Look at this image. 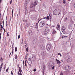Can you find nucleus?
Instances as JSON below:
<instances>
[{
  "mask_svg": "<svg viewBox=\"0 0 75 75\" xmlns=\"http://www.w3.org/2000/svg\"><path fill=\"white\" fill-rule=\"evenodd\" d=\"M62 38H64V36H62Z\"/></svg>",
  "mask_w": 75,
  "mask_h": 75,
  "instance_id": "nucleus-61",
  "label": "nucleus"
},
{
  "mask_svg": "<svg viewBox=\"0 0 75 75\" xmlns=\"http://www.w3.org/2000/svg\"><path fill=\"white\" fill-rule=\"evenodd\" d=\"M43 69H45V66H44V65L43 66Z\"/></svg>",
  "mask_w": 75,
  "mask_h": 75,
  "instance_id": "nucleus-52",
  "label": "nucleus"
},
{
  "mask_svg": "<svg viewBox=\"0 0 75 75\" xmlns=\"http://www.w3.org/2000/svg\"><path fill=\"white\" fill-rule=\"evenodd\" d=\"M2 67H3V66H0V68H2Z\"/></svg>",
  "mask_w": 75,
  "mask_h": 75,
  "instance_id": "nucleus-53",
  "label": "nucleus"
},
{
  "mask_svg": "<svg viewBox=\"0 0 75 75\" xmlns=\"http://www.w3.org/2000/svg\"><path fill=\"white\" fill-rule=\"evenodd\" d=\"M20 74V73H19V71H18V75H19Z\"/></svg>",
  "mask_w": 75,
  "mask_h": 75,
  "instance_id": "nucleus-50",
  "label": "nucleus"
},
{
  "mask_svg": "<svg viewBox=\"0 0 75 75\" xmlns=\"http://www.w3.org/2000/svg\"><path fill=\"white\" fill-rule=\"evenodd\" d=\"M48 28L47 27H46L43 32L44 35H46L48 33Z\"/></svg>",
  "mask_w": 75,
  "mask_h": 75,
  "instance_id": "nucleus-5",
  "label": "nucleus"
},
{
  "mask_svg": "<svg viewBox=\"0 0 75 75\" xmlns=\"http://www.w3.org/2000/svg\"><path fill=\"white\" fill-rule=\"evenodd\" d=\"M56 61L57 64H60L61 63L60 61H59L58 60H57V59H56Z\"/></svg>",
  "mask_w": 75,
  "mask_h": 75,
  "instance_id": "nucleus-14",
  "label": "nucleus"
},
{
  "mask_svg": "<svg viewBox=\"0 0 75 75\" xmlns=\"http://www.w3.org/2000/svg\"><path fill=\"white\" fill-rule=\"evenodd\" d=\"M59 28H58V27H56L57 29L58 30H59Z\"/></svg>",
  "mask_w": 75,
  "mask_h": 75,
  "instance_id": "nucleus-31",
  "label": "nucleus"
},
{
  "mask_svg": "<svg viewBox=\"0 0 75 75\" xmlns=\"http://www.w3.org/2000/svg\"><path fill=\"white\" fill-rule=\"evenodd\" d=\"M8 69H6V72H8Z\"/></svg>",
  "mask_w": 75,
  "mask_h": 75,
  "instance_id": "nucleus-37",
  "label": "nucleus"
},
{
  "mask_svg": "<svg viewBox=\"0 0 75 75\" xmlns=\"http://www.w3.org/2000/svg\"><path fill=\"white\" fill-rule=\"evenodd\" d=\"M25 58L27 60V56H25Z\"/></svg>",
  "mask_w": 75,
  "mask_h": 75,
  "instance_id": "nucleus-43",
  "label": "nucleus"
},
{
  "mask_svg": "<svg viewBox=\"0 0 75 75\" xmlns=\"http://www.w3.org/2000/svg\"><path fill=\"white\" fill-rule=\"evenodd\" d=\"M11 52L10 53V54H9V56H10V55H11Z\"/></svg>",
  "mask_w": 75,
  "mask_h": 75,
  "instance_id": "nucleus-59",
  "label": "nucleus"
},
{
  "mask_svg": "<svg viewBox=\"0 0 75 75\" xmlns=\"http://www.w3.org/2000/svg\"><path fill=\"white\" fill-rule=\"evenodd\" d=\"M62 30H63V31H65V30L64 28V26H62Z\"/></svg>",
  "mask_w": 75,
  "mask_h": 75,
  "instance_id": "nucleus-18",
  "label": "nucleus"
},
{
  "mask_svg": "<svg viewBox=\"0 0 75 75\" xmlns=\"http://www.w3.org/2000/svg\"><path fill=\"white\" fill-rule=\"evenodd\" d=\"M15 52H16L17 51V48L16 47H15Z\"/></svg>",
  "mask_w": 75,
  "mask_h": 75,
  "instance_id": "nucleus-22",
  "label": "nucleus"
},
{
  "mask_svg": "<svg viewBox=\"0 0 75 75\" xmlns=\"http://www.w3.org/2000/svg\"><path fill=\"white\" fill-rule=\"evenodd\" d=\"M15 59H17V54H15Z\"/></svg>",
  "mask_w": 75,
  "mask_h": 75,
  "instance_id": "nucleus-19",
  "label": "nucleus"
},
{
  "mask_svg": "<svg viewBox=\"0 0 75 75\" xmlns=\"http://www.w3.org/2000/svg\"><path fill=\"white\" fill-rule=\"evenodd\" d=\"M46 19H47V20H50V19H49V16H47L46 18Z\"/></svg>",
  "mask_w": 75,
  "mask_h": 75,
  "instance_id": "nucleus-20",
  "label": "nucleus"
},
{
  "mask_svg": "<svg viewBox=\"0 0 75 75\" xmlns=\"http://www.w3.org/2000/svg\"><path fill=\"white\" fill-rule=\"evenodd\" d=\"M25 67H27V64H25Z\"/></svg>",
  "mask_w": 75,
  "mask_h": 75,
  "instance_id": "nucleus-60",
  "label": "nucleus"
},
{
  "mask_svg": "<svg viewBox=\"0 0 75 75\" xmlns=\"http://www.w3.org/2000/svg\"><path fill=\"white\" fill-rule=\"evenodd\" d=\"M33 71H34V72H35L36 71V69H33Z\"/></svg>",
  "mask_w": 75,
  "mask_h": 75,
  "instance_id": "nucleus-32",
  "label": "nucleus"
},
{
  "mask_svg": "<svg viewBox=\"0 0 75 75\" xmlns=\"http://www.w3.org/2000/svg\"><path fill=\"white\" fill-rule=\"evenodd\" d=\"M67 18H66L64 19V21H67Z\"/></svg>",
  "mask_w": 75,
  "mask_h": 75,
  "instance_id": "nucleus-24",
  "label": "nucleus"
},
{
  "mask_svg": "<svg viewBox=\"0 0 75 75\" xmlns=\"http://www.w3.org/2000/svg\"><path fill=\"white\" fill-rule=\"evenodd\" d=\"M3 28L4 30V31H6V30H5V29H4V28Z\"/></svg>",
  "mask_w": 75,
  "mask_h": 75,
  "instance_id": "nucleus-30",
  "label": "nucleus"
},
{
  "mask_svg": "<svg viewBox=\"0 0 75 75\" xmlns=\"http://www.w3.org/2000/svg\"><path fill=\"white\" fill-rule=\"evenodd\" d=\"M0 60L1 61V62H2V61H3V59L2 58V57H1V58Z\"/></svg>",
  "mask_w": 75,
  "mask_h": 75,
  "instance_id": "nucleus-26",
  "label": "nucleus"
},
{
  "mask_svg": "<svg viewBox=\"0 0 75 75\" xmlns=\"http://www.w3.org/2000/svg\"><path fill=\"white\" fill-rule=\"evenodd\" d=\"M28 64H31L32 63V62H31V59L30 58L28 59Z\"/></svg>",
  "mask_w": 75,
  "mask_h": 75,
  "instance_id": "nucleus-8",
  "label": "nucleus"
},
{
  "mask_svg": "<svg viewBox=\"0 0 75 75\" xmlns=\"http://www.w3.org/2000/svg\"><path fill=\"white\" fill-rule=\"evenodd\" d=\"M0 30H3V28H1V29H0Z\"/></svg>",
  "mask_w": 75,
  "mask_h": 75,
  "instance_id": "nucleus-63",
  "label": "nucleus"
},
{
  "mask_svg": "<svg viewBox=\"0 0 75 75\" xmlns=\"http://www.w3.org/2000/svg\"><path fill=\"white\" fill-rule=\"evenodd\" d=\"M62 31V32H63V33H64V34H65V31H64H64Z\"/></svg>",
  "mask_w": 75,
  "mask_h": 75,
  "instance_id": "nucleus-41",
  "label": "nucleus"
},
{
  "mask_svg": "<svg viewBox=\"0 0 75 75\" xmlns=\"http://www.w3.org/2000/svg\"><path fill=\"white\" fill-rule=\"evenodd\" d=\"M36 59V56L34 54H32V60L33 61H35V59Z\"/></svg>",
  "mask_w": 75,
  "mask_h": 75,
  "instance_id": "nucleus-6",
  "label": "nucleus"
},
{
  "mask_svg": "<svg viewBox=\"0 0 75 75\" xmlns=\"http://www.w3.org/2000/svg\"><path fill=\"white\" fill-rule=\"evenodd\" d=\"M42 19H41L39 20L38 21V23H36V25L37 27H38V23H39V22H40V21H41V20H42Z\"/></svg>",
  "mask_w": 75,
  "mask_h": 75,
  "instance_id": "nucleus-12",
  "label": "nucleus"
},
{
  "mask_svg": "<svg viewBox=\"0 0 75 75\" xmlns=\"http://www.w3.org/2000/svg\"><path fill=\"white\" fill-rule=\"evenodd\" d=\"M37 42V41L36 40H33V43L34 44H35Z\"/></svg>",
  "mask_w": 75,
  "mask_h": 75,
  "instance_id": "nucleus-17",
  "label": "nucleus"
},
{
  "mask_svg": "<svg viewBox=\"0 0 75 75\" xmlns=\"http://www.w3.org/2000/svg\"><path fill=\"white\" fill-rule=\"evenodd\" d=\"M11 75H13V71H11Z\"/></svg>",
  "mask_w": 75,
  "mask_h": 75,
  "instance_id": "nucleus-45",
  "label": "nucleus"
},
{
  "mask_svg": "<svg viewBox=\"0 0 75 75\" xmlns=\"http://www.w3.org/2000/svg\"><path fill=\"white\" fill-rule=\"evenodd\" d=\"M20 75H22V74H21V73L20 74H19Z\"/></svg>",
  "mask_w": 75,
  "mask_h": 75,
  "instance_id": "nucleus-54",
  "label": "nucleus"
},
{
  "mask_svg": "<svg viewBox=\"0 0 75 75\" xmlns=\"http://www.w3.org/2000/svg\"><path fill=\"white\" fill-rule=\"evenodd\" d=\"M37 4V1H35L34 2V4H33L32 5V7H34V6H35Z\"/></svg>",
  "mask_w": 75,
  "mask_h": 75,
  "instance_id": "nucleus-9",
  "label": "nucleus"
},
{
  "mask_svg": "<svg viewBox=\"0 0 75 75\" xmlns=\"http://www.w3.org/2000/svg\"><path fill=\"white\" fill-rule=\"evenodd\" d=\"M64 69L66 71H69L71 69V67L68 66H67L64 67Z\"/></svg>",
  "mask_w": 75,
  "mask_h": 75,
  "instance_id": "nucleus-4",
  "label": "nucleus"
},
{
  "mask_svg": "<svg viewBox=\"0 0 75 75\" xmlns=\"http://www.w3.org/2000/svg\"><path fill=\"white\" fill-rule=\"evenodd\" d=\"M32 11H33L36 12V11L35 10V9H34V10H32Z\"/></svg>",
  "mask_w": 75,
  "mask_h": 75,
  "instance_id": "nucleus-47",
  "label": "nucleus"
},
{
  "mask_svg": "<svg viewBox=\"0 0 75 75\" xmlns=\"http://www.w3.org/2000/svg\"><path fill=\"white\" fill-rule=\"evenodd\" d=\"M1 28H3V25H1Z\"/></svg>",
  "mask_w": 75,
  "mask_h": 75,
  "instance_id": "nucleus-39",
  "label": "nucleus"
},
{
  "mask_svg": "<svg viewBox=\"0 0 75 75\" xmlns=\"http://www.w3.org/2000/svg\"><path fill=\"white\" fill-rule=\"evenodd\" d=\"M45 21H42L40 23V27H43L45 25Z\"/></svg>",
  "mask_w": 75,
  "mask_h": 75,
  "instance_id": "nucleus-3",
  "label": "nucleus"
},
{
  "mask_svg": "<svg viewBox=\"0 0 75 75\" xmlns=\"http://www.w3.org/2000/svg\"><path fill=\"white\" fill-rule=\"evenodd\" d=\"M20 38V35H19L18 37V39H19V38Z\"/></svg>",
  "mask_w": 75,
  "mask_h": 75,
  "instance_id": "nucleus-29",
  "label": "nucleus"
},
{
  "mask_svg": "<svg viewBox=\"0 0 75 75\" xmlns=\"http://www.w3.org/2000/svg\"><path fill=\"white\" fill-rule=\"evenodd\" d=\"M40 48L41 50H44L45 48V45L43 44L40 45Z\"/></svg>",
  "mask_w": 75,
  "mask_h": 75,
  "instance_id": "nucleus-7",
  "label": "nucleus"
},
{
  "mask_svg": "<svg viewBox=\"0 0 75 75\" xmlns=\"http://www.w3.org/2000/svg\"><path fill=\"white\" fill-rule=\"evenodd\" d=\"M4 67H6V64H5L4 66Z\"/></svg>",
  "mask_w": 75,
  "mask_h": 75,
  "instance_id": "nucleus-64",
  "label": "nucleus"
},
{
  "mask_svg": "<svg viewBox=\"0 0 75 75\" xmlns=\"http://www.w3.org/2000/svg\"><path fill=\"white\" fill-rule=\"evenodd\" d=\"M14 10L13 9L12 10V14H13V11Z\"/></svg>",
  "mask_w": 75,
  "mask_h": 75,
  "instance_id": "nucleus-36",
  "label": "nucleus"
},
{
  "mask_svg": "<svg viewBox=\"0 0 75 75\" xmlns=\"http://www.w3.org/2000/svg\"><path fill=\"white\" fill-rule=\"evenodd\" d=\"M57 26H58L57 27H58V28H59L60 27V25H59V23H58L57 24Z\"/></svg>",
  "mask_w": 75,
  "mask_h": 75,
  "instance_id": "nucleus-21",
  "label": "nucleus"
},
{
  "mask_svg": "<svg viewBox=\"0 0 75 75\" xmlns=\"http://www.w3.org/2000/svg\"><path fill=\"white\" fill-rule=\"evenodd\" d=\"M43 75H44V71H43Z\"/></svg>",
  "mask_w": 75,
  "mask_h": 75,
  "instance_id": "nucleus-51",
  "label": "nucleus"
},
{
  "mask_svg": "<svg viewBox=\"0 0 75 75\" xmlns=\"http://www.w3.org/2000/svg\"><path fill=\"white\" fill-rule=\"evenodd\" d=\"M25 64H26V61H25Z\"/></svg>",
  "mask_w": 75,
  "mask_h": 75,
  "instance_id": "nucleus-57",
  "label": "nucleus"
},
{
  "mask_svg": "<svg viewBox=\"0 0 75 75\" xmlns=\"http://www.w3.org/2000/svg\"><path fill=\"white\" fill-rule=\"evenodd\" d=\"M29 65V66H30H30H31V64H28Z\"/></svg>",
  "mask_w": 75,
  "mask_h": 75,
  "instance_id": "nucleus-40",
  "label": "nucleus"
},
{
  "mask_svg": "<svg viewBox=\"0 0 75 75\" xmlns=\"http://www.w3.org/2000/svg\"><path fill=\"white\" fill-rule=\"evenodd\" d=\"M19 71L20 73H21L22 72V70H21V68L19 67Z\"/></svg>",
  "mask_w": 75,
  "mask_h": 75,
  "instance_id": "nucleus-11",
  "label": "nucleus"
},
{
  "mask_svg": "<svg viewBox=\"0 0 75 75\" xmlns=\"http://www.w3.org/2000/svg\"><path fill=\"white\" fill-rule=\"evenodd\" d=\"M54 33V31L52 33V34H55V33Z\"/></svg>",
  "mask_w": 75,
  "mask_h": 75,
  "instance_id": "nucleus-44",
  "label": "nucleus"
},
{
  "mask_svg": "<svg viewBox=\"0 0 75 75\" xmlns=\"http://www.w3.org/2000/svg\"><path fill=\"white\" fill-rule=\"evenodd\" d=\"M55 67L54 66H53L52 67V69H54V67Z\"/></svg>",
  "mask_w": 75,
  "mask_h": 75,
  "instance_id": "nucleus-33",
  "label": "nucleus"
},
{
  "mask_svg": "<svg viewBox=\"0 0 75 75\" xmlns=\"http://www.w3.org/2000/svg\"><path fill=\"white\" fill-rule=\"evenodd\" d=\"M52 47V45L50 43H49L47 46V51H50V50L51 49V47Z\"/></svg>",
  "mask_w": 75,
  "mask_h": 75,
  "instance_id": "nucleus-2",
  "label": "nucleus"
},
{
  "mask_svg": "<svg viewBox=\"0 0 75 75\" xmlns=\"http://www.w3.org/2000/svg\"><path fill=\"white\" fill-rule=\"evenodd\" d=\"M18 13L19 14H20V10L18 11Z\"/></svg>",
  "mask_w": 75,
  "mask_h": 75,
  "instance_id": "nucleus-34",
  "label": "nucleus"
},
{
  "mask_svg": "<svg viewBox=\"0 0 75 75\" xmlns=\"http://www.w3.org/2000/svg\"><path fill=\"white\" fill-rule=\"evenodd\" d=\"M27 1H25V7H27Z\"/></svg>",
  "mask_w": 75,
  "mask_h": 75,
  "instance_id": "nucleus-13",
  "label": "nucleus"
},
{
  "mask_svg": "<svg viewBox=\"0 0 75 75\" xmlns=\"http://www.w3.org/2000/svg\"><path fill=\"white\" fill-rule=\"evenodd\" d=\"M27 40H25V47H26V46H27Z\"/></svg>",
  "mask_w": 75,
  "mask_h": 75,
  "instance_id": "nucleus-16",
  "label": "nucleus"
},
{
  "mask_svg": "<svg viewBox=\"0 0 75 75\" xmlns=\"http://www.w3.org/2000/svg\"><path fill=\"white\" fill-rule=\"evenodd\" d=\"M63 73H61L60 75H63Z\"/></svg>",
  "mask_w": 75,
  "mask_h": 75,
  "instance_id": "nucleus-38",
  "label": "nucleus"
},
{
  "mask_svg": "<svg viewBox=\"0 0 75 75\" xmlns=\"http://www.w3.org/2000/svg\"><path fill=\"white\" fill-rule=\"evenodd\" d=\"M70 28H71V25H69V27H68L69 29Z\"/></svg>",
  "mask_w": 75,
  "mask_h": 75,
  "instance_id": "nucleus-27",
  "label": "nucleus"
},
{
  "mask_svg": "<svg viewBox=\"0 0 75 75\" xmlns=\"http://www.w3.org/2000/svg\"><path fill=\"white\" fill-rule=\"evenodd\" d=\"M49 16H50V17H51V14L50 13V14H49Z\"/></svg>",
  "mask_w": 75,
  "mask_h": 75,
  "instance_id": "nucleus-42",
  "label": "nucleus"
},
{
  "mask_svg": "<svg viewBox=\"0 0 75 75\" xmlns=\"http://www.w3.org/2000/svg\"><path fill=\"white\" fill-rule=\"evenodd\" d=\"M7 35L8 37H9V34H8V33H7Z\"/></svg>",
  "mask_w": 75,
  "mask_h": 75,
  "instance_id": "nucleus-49",
  "label": "nucleus"
},
{
  "mask_svg": "<svg viewBox=\"0 0 75 75\" xmlns=\"http://www.w3.org/2000/svg\"><path fill=\"white\" fill-rule=\"evenodd\" d=\"M1 3V0H0V3Z\"/></svg>",
  "mask_w": 75,
  "mask_h": 75,
  "instance_id": "nucleus-56",
  "label": "nucleus"
},
{
  "mask_svg": "<svg viewBox=\"0 0 75 75\" xmlns=\"http://www.w3.org/2000/svg\"><path fill=\"white\" fill-rule=\"evenodd\" d=\"M58 55H60V57H62V55H61V53H58Z\"/></svg>",
  "mask_w": 75,
  "mask_h": 75,
  "instance_id": "nucleus-23",
  "label": "nucleus"
},
{
  "mask_svg": "<svg viewBox=\"0 0 75 75\" xmlns=\"http://www.w3.org/2000/svg\"><path fill=\"white\" fill-rule=\"evenodd\" d=\"M12 3V0H11L10 4H11Z\"/></svg>",
  "mask_w": 75,
  "mask_h": 75,
  "instance_id": "nucleus-35",
  "label": "nucleus"
},
{
  "mask_svg": "<svg viewBox=\"0 0 75 75\" xmlns=\"http://www.w3.org/2000/svg\"><path fill=\"white\" fill-rule=\"evenodd\" d=\"M71 61H72V60L71 59V58H69L67 59L68 62H71Z\"/></svg>",
  "mask_w": 75,
  "mask_h": 75,
  "instance_id": "nucleus-10",
  "label": "nucleus"
},
{
  "mask_svg": "<svg viewBox=\"0 0 75 75\" xmlns=\"http://www.w3.org/2000/svg\"><path fill=\"white\" fill-rule=\"evenodd\" d=\"M63 3H64V4H65L66 2L65 0H63Z\"/></svg>",
  "mask_w": 75,
  "mask_h": 75,
  "instance_id": "nucleus-28",
  "label": "nucleus"
},
{
  "mask_svg": "<svg viewBox=\"0 0 75 75\" xmlns=\"http://www.w3.org/2000/svg\"><path fill=\"white\" fill-rule=\"evenodd\" d=\"M53 13L54 15H59L61 14V10L58 9H55L53 12Z\"/></svg>",
  "mask_w": 75,
  "mask_h": 75,
  "instance_id": "nucleus-1",
  "label": "nucleus"
},
{
  "mask_svg": "<svg viewBox=\"0 0 75 75\" xmlns=\"http://www.w3.org/2000/svg\"><path fill=\"white\" fill-rule=\"evenodd\" d=\"M24 61H23V65H24Z\"/></svg>",
  "mask_w": 75,
  "mask_h": 75,
  "instance_id": "nucleus-55",
  "label": "nucleus"
},
{
  "mask_svg": "<svg viewBox=\"0 0 75 75\" xmlns=\"http://www.w3.org/2000/svg\"><path fill=\"white\" fill-rule=\"evenodd\" d=\"M28 56V54H26V57H27Z\"/></svg>",
  "mask_w": 75,
  "mask_h": 75,
  "instance_id": "nucleus-48",
  "label": "nucleus"
},
{
  "mask_svg": "<svg viewBox=\"0 0 75 75\" xmlns=\"http://www.w3.org/2000/svg\"><path fill=\"white\" fill-rule=\"evenodd\" d=\"M1 66H3V63L1 64Z\"/></svg>",
  "mask_w": 75,
  "mask_h": 75,
  "instance_id": "nucleus-62",
  "label": "nucleus"
},
{
  "mask_svg": "<svg viewBox=\"0 0 75 75\" xmlns=\"http://www.w3.org/2000/svg\"><path fill=\"white\" fill-rule=\"evenodd\" d=\"M29 34L31 35H32V34H33V33H32V31H31V30L29 31Z\"/></svg>",
  "mask_w": 75,
  "mask_h": 75,
  "instance_id": "nucleus-15",
  "label": "nucleus"
},
{
  "mask_svg": "<svg viewBox=\"0 0 75 75\" xmlns=\"http://www.w3.org/2000/svg\"><path fill=\"white\" fill-rule=\"evenodd\" d=\"M42 18V19H45V18H46V17H44L43 18Z\"/></svg>",
  "mask_w": 75,
  "mask_h": 75,
  "instance_id": "nucleus-46",
  "label": "nucleus"
},
{
  "mask_svg": "<svg viewBox=\"0 0 75 75\" xmlns=\"http://www.w3.org/2000/svg\"><path fill=\"white\" fill-rule=\"evenodd\" d=\"M26 50L27 52H28V47H27Z\"/></svg>",
  "mask_w": 75,
  "mask_h": 75,
  "instance_id": "nucleus-25",
  "label": "nucleus"
},
{
  "mask_svg": "<svg viewBox=\"0 0 75 75\" xmlns=\"http://www.w3.org/2000/svg\"><path fill=\"white\" fill-rule=\"evenodd\" d=\"M13 50H12V54H13Z\"/></svg>",
  "mask_w": 75,
  "mask_h": 75,
  "instance_id": "nucleus-58",
  "label": "nucleus"
}]
</instances>
